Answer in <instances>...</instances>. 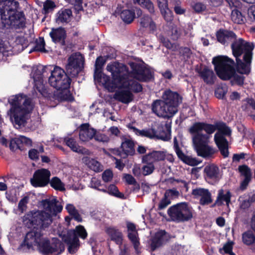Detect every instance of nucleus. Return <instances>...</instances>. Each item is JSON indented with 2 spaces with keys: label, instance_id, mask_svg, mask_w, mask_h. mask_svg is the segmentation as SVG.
Here are the masks:
<instances>
[{
  "label": "nucleus",
  "instance_id": "obj_1",
  "mask_svg": "<svg viewBox=\"0 0 255 255\" xmlns=\"http://www.w3.org/2000/svg\"><path fill=\"white\" fill-rule=\"evenodd\" d=\"M8 102L11 105V118L13 119L14 125L18 128L25 126L34 107L33 100L23 94H19L12 96Z\"/></svg>",
  "mask_w": 255,
  "mask_h": 255
},
{
  "label": "nucleus",
  "instance_id": "obj_2",
  "mask_svg": "<svg viewBox=\"0 0 255 255\" xmlns=\"http://www.w3.org/2000/svg\"><path fill=\"white\" fill-rule=\"evenodd\" d=\"M212 63L219 78L223 80H231L232 85L243 86L245 77L237 73L234 67L235 62L233 59L227 56L219 55L213 57Z\"/></svg>",
  "mask_w": 255,
  "mask_h": 255
},
{
  "label": "nucleus",
  "instance_id": "obj_3",
  "mask_svg": "<svg viewBox=\"0 0 255 255\" xmlns=\"http://www.w3.org/2000/svg\"><path fill=\"white\" fill-rule=\"evenodd\" d=\"M19 2L15 0H0V14L2 22L15 29L25 27V17L23 11H17Z\"/></svg>",
  "mask_w": 255,
  "mask_h": 255
},
{
  "label": "nucleus",
  "instance_id": "obj_4",
  "mask_svg": "<svg viewBox=\"0 0 255 255\" xmlns=\"http://www.w3.org/2000/svg\"><path fill=\"white\" fill-rule=\"evenodd\" d=\"M51 75L49 77V84L59 92L54 94L55 99L59 102L74 101V98L69 90L71 79L67 76L65 71L56 66L50 70Z\"/></svg>",
  "mask_w": 255,
  "mask_h": 255
},
{
  "label": "nucleus",
  "instance_id": "obj_5",
  "mask_svg": "<svg viewBox=\"0 0 255 255\" xmlns=\"http://www.w3.org/2000/svg\"><path fill=\"white\" fill-rule=\"evenodd\" d=\"M194 210L188 202H183L170 206L167 214L171 221L175 223H184L191 220Z\"/></svg>",
  "mask_w": 255,
  "mask_h": 255
},
{
  "label": "nucleus",
  "instance_id": "obj_6",
  "mask_svg": "<svg viewBox=\"0 0 255 255\" xmlns=\"http://www.w3.org/2000/svg\"><path fill=\"white\" fill-rule=\"evenodd\" d=\"M23 220L26 224L34 226V228L43 229L49 227L52 222V216L45 211H31L26 213Z\"/></svg>",
  "mask_w": 255,
  "mask_h": 255
},
{
  "label": "nucleus",
  "instance_id": "obj_7",
  "mask_svg": "<svg viewBox=\"0 0 255 255\" xmlns=\"http://www.w3.org/2000/svg\"><path fill=\"white\" fill-rule=\"evenodd\" d=\"M37 250L42 255H59L64 251V246L58 238H53L50 241L43 236L38 244Z\"/></svg>",
  "mask_w": 255,
  "mask_h": 255
},
{
  "label": "nucleus",
  "instance_id": "obj_8",
  "mask_svg": "<svg viewBox=\"0 0 255 255\" xmlns=\"http://www.w3.org/2000/svg\"><path fill=\"white\" fill-rule=\"evenodd\" d=\"M216 130L217 132H223L225 134L230 133L229 127L226 124L222 121H218L214 124H208L205 122H195L191 126V132H197L204 130L206 133L210 136Z\"/></svg>",
  "mask_w": 255,
  "mask_h": 255
},
{
  "label": "nucleus",
  "instance_id": "obj_9",
  "mask_svg": "<svg viewBox=\"0 0 255 255\" xmlns=\"http://www.w3.org/2000/svg\"><path fill=\"white\" fill-rule=\"evenodd\" d=\"M128 65L131 70L129 73L134 79L141 82H149L154 80V72L149 67L134 62H129Z\"/></svg>",
  "mask_w": 255,
  "mask_h": 255
},
{
  "label": "nucleus",
  "instance_id": "obj_10",
  "mask_svg": "<svg viewBox=\"0 0 255 255\" xmlns=\"http://www.w3.org/2000/svg\"><path fill=\"white\" fill-rule=\"evenodd\" d=\"M128 127L129 129H132L136 135L142 137H146L150 139L157 138L163 141H168L170 138V134L165 130L164 127L162 126H158L157 129L151 128L142 130H140L130 124L128 125Z\"/></svg>",
  "mask_w": 255,
  "mask_h": 255
},
{
  "label": "nucleus",
  "instance_id": "obj_11",
  "mask_svg": "<svg viewBox=\"0 0 255 255\" xmlns=\"http://www.w3.org/2000/svg\"><path fill=\"white\" fill-rule=\"evenodd\" d=\"M84 58L80 53L71 55L68 59V63L66 65L67 76L76 77L84 68Z\"/></svg>",
  "mask_w": 255,
  "mask_h": 255
},
{
  "label": "nucleus",
  "instance_id": "obj_12",
  "mask_svg": "<svg viewBox=\"0 0 255 255\" xmlns=\"http://www.w3.org/2000/svg\"><path fill=\"white\" fill-rule=\"evenodd\" d=\"M43 236V233L41 231H38L37 229L35 230L33 229L30 231L26 234L23 242L19 246V249L25 252L29 251L30 250H34L33 246H36L37 248L38 244L41 241Z\"/></svg>",
  "mask_w": 255,
  "mask_h": 255
},
{
  "label": "nucleus",
  "instance_id": "obj_13",
  "mask_svg": "<svg viewBox=\"0 0 255 255\" xmlns=\"http://www.w3.org/2000/svg\"><path fill=\"white\" fill-rule=\"evenodd\" d=\"M162 100L175 115L178 111V108L182 102V98L177 92L169 89L163 92Z\"/></svg>",
  "mask_w": 255,
  "mask_h": 255
},
{
  "label": "nucleus",
  "instance_id": "obj_14",
  "mask_svg": "<svg viewBox=\"0 0 255 255\" xmlns=\"http://www.w3.org/2000/svg\"><path fill=\"white\" fill-rule=\"evenodd\" d=\"M252 52H247L244 54V62L240 58H236V63L234 67L238 73L248 75L251 71Z\"/></svg>",
  "mask_w": 255,
  "mask_h": 255
},
{
  "label": "nucleus",
  "instance_id": "obj_15",
  "mask_svg": "<svg viewBox=\"0 0 255 255\" xmlns=\"http://www.w3.org/2000/svg\"><path fill=\"white\" fill-rule=\"evenodd\" d=\"M107 69L112 73V82L117 86L118 83L121 81V79H124V76H125L126 73H127L128 68L124 64L117 63L115 64H108Z\"/></svg>",
  "mask_w": 255,
  "mask_h": 255
},
{
  "label": "nucleus",
  "instance_id": "obj_16",
  "mask_svg": "<svg viewBox=\"0 0 255 255\" xmlns=\"http://www.w3.org/2000/svg\"><path fill=\"white\" fill-rule=\"evenodd\" d=\"M234 41L231 44V48L234 56L236 58H240L243 54L247 52H252L253 47L250 43L246 41L243 38H239L233 40Z\"/></svg>",
  "mask_w": 255,
  "mask_h": 255
},
{
  "label": "nucleus",
  "instance_id": "obj_17",
  "mask_svg": "<svg viewBox=\"0 0 255 255\" xmlns=\"http://www.w3.org/2000/svg\"><path fill=\"white\" fill-rule=\"evenodd\" d=\"M129 74L128 70L127 73L124 76V79H121V81L117 84V88L126 89L135 93L141 92L143 89L142 85L134 80L129 79Z\"/></svg>",
  "mask_w": 255,
  "mask_h": 255
},
{
  "label": "nucleus",
  "instance_id": "obj_18",
  "mask_svg": "<svg viewBox=\"0 0 255 255\" xmlns=\"http://www.w3.org/2000/svg\"><path fill=\"white\" fill-rule=\"evenodd\" d=\"M151 110L158 117L170 119L174 116L162 100H154L151 104Z\"/></svg>",
  "mask_w": 255,
  "mask_h": 255
},
{
  "label": "nucleus",
  "instance_id": "obj_19",
  "mask_svg": "<svg viewBox=\"0 0 255 255\" xmlns=\"http://www.w3.org/2000/svg\"><path fill=\"white\" fill-rule=\"evenodd\" d=\"M94 79L98 83H102L110 92H113L117 88V86L112 82L109 76L103 72V70L95 69Z\"/></svg>",
  "mask_w": 255,
  "mask_h": 255
},
{
  "label": "nucleus",
  "instance_id": "obj_20",
  "mask_svg": "<svg viewBox=\"0 0 255 255\" xmlns=\"http://www.w3.org/2000/svg\"><path fill=\"white\" fill-rule=\"evenodd\" d=\"M195 71L207 84H213L217 79L214 71L206 65L203 68H196Z\"/></svg>",
  "mask_w": 255,
  "mask_h": 255
},
{
  "label": "nucleus",
  "instance_id": "obj_21",
  "mask_svg": "<svg viewBox=\"0 0 255 255\" xmlns=\"http://www.w3.org/2000/svg\"><path fill=\"white\" fill-rule=\"evenodd\" d=\"M217 41L224 45H228L230 42L235 40L236 34L233 31L220 28L216 32Z\"/></svg>",
  "mask_w": 255,
  "mask_h": 255
},
{
  "label": "nucleus",
  "instance_id": "obj_22",
  "mask_svg": "<svg viewBox=\"0 0 255 255\" xmlns=\"http://www.w3.org/2000/svg\"><path fill=\"white\" fill-rule=\"evenodd\" d=\"M58 201L54 198L52 200L44 199L41 201V204L46 211L48 212L51 216L56 215L57 213L62 211L63 207L61 205L57 204Z\"/></svg>",
  "mask_w": 255,
  "mask_h": 255
},
{
  "label": "nucleus",
  "instance_id": "obj_23",
  "mask_svg": "<svg viewBox=\"0 0 255 255\" xmlns=\"http://www.w3.org/2000/svg\"><path fill=\"white\" fill-rule=\"evenodd\" d=\"M121 148L122 152L118 154L123 158H126L128 156H132L135 154L134 143L131 139L124 138L123 139Z\"/></svg>",
  "mask_w": 255,
  "mask_h": 255
},
{
  "label": "nucleus",
  "instance_id": "obj_24",
  "mask_svg": "<svg viewBox=\"0 0 255 255\" xmlns=\"http://www.w3.org/2000/svg\"><path fill=\"white\" fill-rule=\"evenodd\" d=\"M173 147L178 157L184 163L191 166L198 165V162L195 158L187 156L183 152L179 147L178 142L176 137L173 140Z\"/></svg>",
  "mask_w": 255,
  "mask_h": 255
},
{
  "label": "nucleus",
  "instance_id": "obj_25",
  "mask_svg": "<svg viewBox=\"0 0 255 255\" xmlns=\"http://www.w3.org/2000/svg\"><path fill=\"white\" fill-rule=\"evenodd\" d=\"M192 194L195 198L201 197L199 203L201 205H209L212 202L211 194L208 189L201 188L194 189Z\"/></svg>",
  "mask_w": 255,
  "mask_h": 255
},
{
  "label": "nucleus",
  "instance_id": "obj_26",
  "mask_svg": "<svg viewBox=\"0 0 255 255\" xmlns=\"http://www.w3.org/2000/svg\"><path fill=\"white\" fill-rule=\"evenodd\" d=\"M189 132L192 135V142L195 149L205 144H208L210 136L204 134L201 131L191 132V127L189 128Z\"/></svg>",
  "mask_w": 255,
  "mask_h": 255
},
{
  "label": "nucleus",
  "instance_id": "obj_27",
  "mask_svg": "<svg viewBox=\"0 0 255 255\" xmlns=\"http://www.w3.org/2000/svg\"><path fill=\"white\" fill-rule=\"evenodd\" d=\"M64 142L74 152L87 155H89L90 153L89 150L82 146H80L76 139L73 137H65L64 138Z\"/></svg>",
  "mask_w": 255,
  "mask_h": 255
},
{
  "label": "nucleus",
  "instance_id": "obj_28",
  "mask_svg": "<svg viewBox=\"0 0 255 255\" xmlns=\"http://www.w3.org/2000/svg\"><path fill=\"white\" fill-rule=\"evenodd\" d=\"M63 241L68 246V251L70 254H74L79 250L80 243L79 239L76 237L73 238L67 234L64 236Z\"/></svg>",
  "mask_w": 255,
  "mask_h": 255
},
{
  "label": "nucleus",
  "instance_id": "obj_29",
  "mask_svg": "<svg viewBox=\"0 0 255 255\" xmlns=\"http://www.w3.org/2000/svg\"><path fill=\"white\" fill-rule=\"evenodd\" d=\"M113 97L117 101L124 104H128L132 101L133 95L130 91L127 89L116 92Z\"/></svg>",
  "mask_w": 255,
  "mask_h": 255
},
{
  "label": "nucleus",
  "instance_id": "obj_30",
  "mask_svg": "<svg viewBox=\"0 0 255 255\" xmlns=\"http://www.w3.org/2000/svg\"><path fill=\"white\" fill-rule=\"evenodd\" d=\"M106 232L110 237L111 240L119 246L123 244V234L119 229L114 227H109L107 229Z\"/></svg>",
  "mask_w": 255,
  "mask_h": 255
},
{
  "label": "nucleus",
  "instance_id": "obj_31",
  "mask_svg": "<svg viewBox=\"0 0 255 255\" xmlns=\"http://www.w3.org/2000/svg\"><path fill=\"white\" fill-rule=\"evenodd\" d=\"M165 234L166 232L164 230H161L155 234L151 241L150 248L152 251H154L162 245Z\"/></svg>",
  "mask_w": 255,
  "mask_h": 255
},
{
  "label": "nucleus",
  "instance_id": "obj_32",
  "mask_svg": "<svg viewBox=\"0 0 255 255\" xmlns=\"http://www.w3.org/2000/svg\"><path fill=\"white\" fill-rule=\"evenodd\" d=\"M49 35L53 42L55 43L60 42L61 39L66 38V31L64 28L61 27L57 28H53Z\"/></svg>",
  "mask_w": 255,
  "mask_h": 255
},
{
  "label": "nucleus",
  "instance_id": "obj_33",
  "mask_svg": "<svg viewBox=\"0 0 255 255\" xmlns=\"http://www.w3.org/2000/svg\"><path fill=\"white\" fill-rule=\"evenodd\" d=\"M141 27L143 28L148 27L152 32L156 30V25L153 21L152 18L147 14H143L138 20Z\"/></svg>",
  "mask_w": 255,
  "mask_h": 255
},
{
  "label": "nucleus",
  "instance_id": "obj_34",
  "mask_svg": "<svg viewBox=\"0 0 255 255\" xmlns=\"http://www.w3.org/2000/svg\"><path fill=\"white\" fill-rule=\"evenodd\" d=\"M230 133L225 134L223 132H216L214 135V140L219 149L228 146V141L225 136H230L232 130L229 128Z\"/></svg>",
  "mask_w": 255,
  "mask_h": 255
},
{
  "label": "nucleus",
  "instance_id": "obj_35",
  "mask_svg": "<svg viewBox=\"0 0 255 255\" xmlns=\"http://www.w3.org/2000/svg\"><path fill=\"white\" fill-rule=\"evenodd\" d=\"M67 234L73 238L76 237L77 239L80 238L83 240L86 239L88 236L84 227L81 225L77 226L75 229L68 231Z\"/></svg>",
  "mask_w": 255,
  "mask_h": 255
},
{
  "label": "nucleus",
  "instance_id": "obj_36",
  "mask_svg": "<svg viewBox=\"0 0 255 255\" xmlns=\"http://www.w3.org/2000/svg\"><path fill=\"white\" fill-rule=\"evenodd\" d=\"M50 176H32L30 182L31 185L35 188L45 187L49 184Z\"/></svg>",
  "mask_w": 255,
  "mask_h": 255
},
{
  "label": "nucleus",
  "instance_id": "obj_37",
  "mask_svg": "<svg viewBox=\"0 0 255 255\" xmlns=\"http://www.w3.org/2000/svg\"><path fill=\"white\" fill-rule=\"evenodd\" d=\"M56 21L61 23H68L72 16V11L70 9L66 8L59 10L57 13Z\"/></svg>",
  "mask_w": 255,
  "mask_h": 255
},
{
  "label": "nucleus",
  "instance_id": "obj_38",
  "mask_svg": "<svg viewBox=\"0 0 255 255\" xmlns=\"http://www.w3.org/2000/svg\"><path fill=\"white\" fill-rule=\"evenodd\" d=\"M199 156L206 158L212 156L216 150L208 144H205L196 149Z\"/></svg>",
  "mask_w": 255,
  "mask_h": 255
},
{
  "label": "nucleus",
  "instance_id": "obj_39",
  "mask_svg": "<svg viewBox=\"0 0 255 255\" xmlns=\"http://www.w3.org/2000/svg\"><path fill=\"white\" fill-rule=\"evenodd\" d=\"M243 243L248 246H252V249L255 251V235L252 231H247L242 234Z\"/></svg>",
  "mask_w": 255,
  "mask_h": 255
},
{
  "label": "nucleus",
  "instance_id": "obj_40",
  "mask_svg": "<svg viewBox=\"0 0 255 255\" xmlns=\"http://www.w3.org/2000/svg\"><path fill=\"white\" fill-rule=\"evenodd\" d=\"M231 193L228 191L225 194H224L223 190H220L218 193L217 199L213 206L217 204L218 206H221L223 204V201L226 202L227 205L231 202Z\"/></svg>",
  "mask_w": 255,
  "mask_h": 255
},
{
  "label": "nucleus",
  "instance_id": "obj_41",
  "mask_svg": "<svg viewBox=\"0 0 255 255\" xmlns=\"http://www.w3.org/2000/svg\"><path fill=\"white\" fill-rule=\"evenodd\" d=\"M231 18L234 23L238 24L245 23L246 20L245 16L243 15L242 12L237 8H235L232 10L231 14Z\"/></svg>",
  "mask_w": 255,
  "mask_h": 255
},
{
  "label": "nucleus",
  "instance_id": "obj_42",
  "mask_svg": "<svg viewBox=\"0 0 255 255\" xmlns=\"http://www.w3.org/2000/svg\"><path fill=\"white\" fill-rule=\"evenodd\" d=\"M100 177L93 176L91 180V187L103 192H106L107 186L104 184H102Z\"/></svg>",
  "mask_w": 255,
  "mask_h": 255
},
{
  "label": "nucleus",
  "instance_id": "obj_43",
  "mask_svg": "<svg viewBox=\"0 0 255 255\" xmlns=\"http://www.w3.org/2000/svg\"><path fill=\"white\" fill-rule=\"evenodd\" d=\"M120 16L125 23L129 24L135 18V12L130 9H124L121 12Z\"/></svg>",
  "mask_w": 255,
  "mask_h": 255
},
{
  "label": "nucleus",
  "instance_id": "obj_44",
  "mask_svg": "<svg viewBox=\"0 0 255 255\" xmlns=\"http://www.w3.org/2000/svg\"><path fill=\"white\" fill-rule=\"evenodd\" d=\"M109 195L121 199H126L125 195L119 191L118 188L115 184H110L107 187V192Z\"/></svg>",
  "mask_w": 255,
  "mask_h": 255
},
{
  "label": "nucleus",
  "instance_id": "obj_45",
  "mask_svg": "<svg viewBox=\"0 0 255 255\" xmlns=\"http://www.w3.org/2000/svg\"><path fill=\"white\" fill-rule=\"evenodd\" d=\"M127 184L131 186L130 192L136 193L140 189V185L137 182L134 176H123Z\"/></svg>",
  "mask_w": 255,
  "mask_h": 255
},
{
  "label": "nucleus",
  "instance_id": "obj_46",
  "mask_svg": "<svg viewBox=\"0 0 255 255\" xmlns=\"http://www.w3.org/2000/svg\"><path fill=\"white\" fill-rule=\"evenodd\" d=\"M51 187L56 190L63 191L65 190V185L57 176H54L51 180L49 179Z\"/></svg>",
  "mask_w": 255,
  "mask_h": 255
},
{
  "label": "nucleus",
  "instance_id": "obj_47",
  "mask_svg": "<svg viewBox=\"0 0 255 255\" xmlns=\"http://www.w3.org/2000/svg\"><path fill=\"white\" fill-rule=\"evenodd\" d=\"M96 132V130L93 128H91V129L89 130L79 133V138L81 141L84 142L89 141L94 138Z\"/></svg>",
  "mask_w": 255,
  "mask_h": 255
},
{
  "label": "nucleus",
  "instance_id": "obj_48",
  "mask_svg": "<svg viewBox=\"0 0 255 255\" xmlns=\"http://www.w3.org/2000/svg\"><path fill=\"white\" fill-rule=\"evenodd\" d=\"M133 2L147 9L150 13L154 12L153 4L150 0H133Z\"/></svg>",
  "mask_w": 255,
  "mask_h": 255
},
{
  "label": "nucleus",
  "instance_id": "obj_49",
  "mask_svg": "<svg viewBox=\"0 0 255 255\" xmlns=\"http://www.w3.org/2000/svg\"><path fill=\"white\" fill-rule=\"evenodd\" d=\"M35 46L34 48L31 50L30 53L32 51H38V52H46L45 49V42L43 37H40L39 40L36 39L35 41Z\"/></svg>",
  "mask_w": 255,
  "mask_h": 255
},
{
  "label": "nucleus",
  "instance_id": "obj_50",
  "mask_svg": "<svg viewBox=\"0 0 255 255\" xmlns=\"http://www.w3.org/2000/svg\"><path fill=\"white\" fill-rule=\"evenodd\" d=\"M160 42L162 44L163 46L165 47L167 49L175 51L176 50V46L175 43H172L166 37L163 35L159 36Z\"/></svg>",
  "mask_w": 255,
  "mask_h": 255
},
{
  "label": "nucleus",
  "instance_id": "obj_51",
  "mask_svg": "<svg viewBox=\"0 0 255 255\" xmlns=\"http://www.w3.org/2000/svg\"><path fill=\"white\" fill-rule=\"evenodd\" d=\"M9 147L11 151H15L17 149L20 151L23 150V147L20 146L18 137H15L10 140L9 143Z\"/></svg>",
  "mask_w": 255,
  "mask_h": 255
},
{
  "label": "nucleus",
  "instance_id": "obj_52",
  "mask_svg": "<svg viewBox=\"0 0 255 255\" xmlns=\"http://www.w3.org/2000/svg\"><path fill=\"white\" fill-rule=\"evenodd\" d=\"M88 164L90 168L96 172H102L104 169L103 166L94 159H91Z\"/></svg>",
  "mask_w": 255,
  "mask_h": 255
},
{
  "label": "nucleus",
  "instance_id": "obj_53",
  "mask_svg": "<svg viewBox=\"0 0 255 255\" xmlns=\"http://www.w3.org/2000/svg\"><path fill=\"white\" fill-rule=\"evenodd\" d=\"M219 170L218 167L214 164H210L205 166L204 170L206 175H218Z\"/></svg>",
  "mask_w": 255,
  "mask_h": 255
},
{
  "label": "nucleus",
  "instance_id": "obj_54",
  "mask_svg": "<svg viewBox=\"0 0 255 255\" xmlns=\"http://www.w3.org/2000/svg\"><path fill=\"white\" fill-rule=\"evenodd\" d=\"M137 232H129L128 233V239L133 244L134 249L136 251L139 246V242L137 239Z\"/></svg>",
  "mask_w": 255,
  "mask_h": 255
},
{
  "label": "nucleus",
  "instance_id": "obj_55",
  "mask_svg": "<svg viewBox=\"0 0 255 255\" xmlns=\"http://www.w3.org/2000/svg\"><path fill=\"white\" fill-rule=\"evenodd\" d=\"M160 10L165 20L167 22H169L170 24L172 23L173 19L172 12L169 10L168 7L166 8H164V10Z\"/></svg>",
  "mask_w": 255,
  "mask_h": 255
},
{
  "label": "nucleus",
  "instance_id": "obj_56",
  "mask_svg": "<svg viewBox=\"0 0 255 255\" xmlns=\"http://www.w3.org/2000/svg\"><path fill=\"white\" fill-rule=\"evenodd\" d=\"M18 138L20 146H21L23 148L22 151L26 150L25 146L30 147L32 146V141L29 138L26 137L24 136H20Z\"/></svg>",
  "mask_w": 255,
  "mask_h": 255
},
{
  "label": "nucleus",
  "instance_id": "obj_57",
  "mask_svg": "<svg viewBox=\"0 0 255 255\" xmlns=\"http://www.w3.org/2000/svg\"><path fill=\"white\" fill-rule=\"evenodd\" d=\"M146 164L143 165L142 168L143 171V175H148L151 174L154 170L155 167L154 164L152 163H145Z\"/></svg>",
  "mask_w": 255,
  "mask_h": 255
},
{
  "label": "nucleus",
  "instance_id": "obj_58",
  "mask_svg": "<svg viewBox=\"0 0 255 255\" xmlns=\"http://www.w3.org/2000/svg\"><path fill=\"white\" fill-rule=\"evenodd\" d=\"M95 140L102 142L103 143H107L110 141V138L107 135L100 132H96L94 136Z\"/></svg>",
  "mask_w": 255,
  "mask_h": 255
},
{
  "label": "nucleus",
  "instance_id": "obj_59",
  "mask_svg": "<svg viewBox=\"0 0 255 255\" xmlns=\"http://www.w3.org/2000/svg\"><path fill=\"white\" fill-rule=\"evenodd\" d=\"M227 92V89L223 87H219L215 91V96L220 99H223Z\"/></svg>",
  "mask_w": 255,
  "mask_h": 255
},
{
  "label": "nucleus",
  "instance_id": "obj_60",
  "mask_svg": "<svg viewBox=\"0 0 255 255\" xmlns=\"http://www.w3.org/2000/svg\"><path fill=\"white\" fill-rule=\"evenodd\" d=\"M238 170L241 175H252L251 168L246 164L239 165Z\"/></svg>",
  "mask_w": 255,
  "mask_h": 255
},
{
  "label": "nucleus",
  "instance_id": "obj_61",
  "mask_svg": "<svg viewBox=\"0 0 255 255\" xmlns=\"http://www.w3.org/2000/svg\"><path fill=\"white\" fill-rule=\"evenodd\" d=\"M106 62V59L102 56H99L97 58L95 64V69L103 70V66Z\"/></svg>",
  "mask_w": 255,
  "mask_h": 255
},
{
  "label": "nucleus",
  "instance_id": "obj_62",
  "mask_svg": "<svg viewBox=\"0 0 255 255\" xmlns=\"http://www.w3.org/2000/svg\"><path fill=\"white\" fill-rule=\"evenodd\" d=\"M55 7L56 5L53 1L51 0H46L43 4V10L45 11V13H47Z\"/></svg>",
  "mask_w": 255,
  "mask_h": 255
},
{
  "label": "nucleus",
  "instance_id": "obj_63",
  "mask_svg": "<svg viewBox=\"0 0 255 255\" xmlns=\"http://www.w3.org/2000/svg\"><path fill=\"white\" fill-rule=\"evenodd\" d=\"M192 8L196 13H200L206 9V5L202 2H198L192 5Z\"/></svg>",
  "mask_w": 255,
  "mask_h": 255
},
{
  "label": "nucleus",
  "instance_id": "obj_64",
  "mask_svg": "<svg viewBox=\"0 0 255 255\" xmlns=\"http://www.w3.org/2000/svg\"><path fill=\"white\" fill-rule=\"evenodd\" d=\"M248 19L250 22L255 20V5H252L248 8Z\"/></svg>",
  "mask_w": 255,
  "mask_h": 255
}]
</instances>
